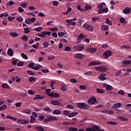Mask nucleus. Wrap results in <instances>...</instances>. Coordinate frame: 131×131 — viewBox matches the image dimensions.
<instances>
[{"instance_id":"obj_6","label":"nucleus","mask_w":131,"mask_h":131,"mask_svg":"<svg viewBox=\"0 0 131 131\" xmlns=\"http://www.w3.org/2000/svg\"><path fill=\"white\" fill-rule=\"evenodd\" d=\"M75 58L79 60H82V59L85 58V56L81 53H77L75 54Z\"/></svg>"},{"instance_id":"obj_36","label":"nucleus","mask_w":131,"mask_h":131,"mask_svg":"<svg viewBox=\"0 0 131 131\" xmlns=\"http://www.w3.org/2000/svg\"><path fill=\"white\" fill-rule=\"evenodd\" d=\"M55 83H56L55 81H51L50 82V86H51L52 90H55V88H54V85Z\"/></svg>"},{"instance_id":"obj_26","label":"nucleus","mask_w":131,"mask_h":131,"mask_svg":"<svg viewBox=\"0 0 131 131\" xmlns=\"http://www.w3.org/2000/svg\"><path fill=\"white\" fill-rule=\"evenodd\" d=\"M6 118H8V119H11V120H13V121H16L17 118L12 117L11 116H7Z\"/></svg>"},{"instance_id":"obj_9","label":"nucleus","mask_w":131,"mask_h":131,"mask_svg":"<svg viewBox=\"0 0 131 131\" xmlns=\"http://www.w3.org/2000/svg\"><path fill=\"white\" fill-rule=\"evenodd\" d=\"M86 52L90 53V54H92L94 53H96L97 52V48H89L86 49Z\"/></svg>"},{"instance_id":"obj_49","label":"nucleus","mask_w":131,"mask_h":131,"mask_svg":"<svg viewBox=\"0 0 131 131\" xmlns=\"http://www.w3.org/2000/svg\"><path fill=\"white\" fill-rule=\"evenodd\" d=\"M16 20L18 21L19 22H22L23 21V17L19 16L16 18Z\"/></svg>"},{"instance_id":"obj_61","label":"nucleus","mask_w":131,"mask_h":131,"mask_svg":"<svg viewBox=\"0 0 131 131\" xmlns=\"http://www.w3.org/2000/svg\"><path fill=\"white\" fill-rule=\"evenodd\" d=\"M27 72L30 75H35V73L31 71H28Z\"/></svg>"},{"instance_id":"obj_30","label":"nucleus","mask_w":131,"mask_h":131,"mask_svg":"<svg viewBox=\"0 0 131 131\" xmlns=\"http://www.w3.org/2000/svg\"><path fill=\"white\" fill-rule=\"evenodd\" d=\"M118 119H119L120 121H127V118H124L121 116L119 117Z\"/></svg>"},{"instance_id":"obj_12","label":"nucleus","mask_w":131,"mask_h":131,"mask_svg":"<svg viewBox=\"0 0 131 131\" xmlns=\"http://www.w3.org/2000/svg\"><path fill=\"white\" fill-rule=\"evenodd\" d=\"M73 49L77 50V51H80L82 50H84V47L80 45H76L73 47Z\"/></svg>"},{"instance_id":"obj_46","label":"nucleus","mask_w":131,"mask_h":131,"mask_svg":"<svg viewBox=\"0 0 131 131\" xmlns=\"http://www.w3.org/2000/svg\"><path fill=\"white\" fill-rule=\"evenodd\" d=\"M26 24H28V25H30L31 24V20L30 18L26 19L25 20Z\"/></svg>"},{"instance_id":"obj_28","label":"nucleus","mask_w":131,"mask_h":131,"mask_svg":"<svg viewBox=\"0 0 131 131\" xmlns=\"http://www.w3.org/2000/svg\"><path fill=\"white\" fill-rule=\"evenodd\" d=\"M77 115V113L76 112H72L69 115V117H74L75 116H76Z\"/></svg>"},{"instance_id":"obj_21","label":"nucleus","mask_w":131,"mask_h":131,"mask_svg":"<svg viewBox=\"0 0 131 131\" xmlns=\"http://www.w3.org/2000/svg\"><path fill=\"white\" fill-rule=\"evenodd\" d=\"M48 120L49 121H57V120H58V119L55 117H52L51 116H49L48 117Z\"/></svg>"},{"instance_id":"obj_4","label":"nucleus","mask_w":131,"mask_h":131,"mask_svg":"<svg viewBox=\"0 0 131 131\" xmlns=\"http://www.w3.org/2000/svg\"><path fill=\"white\" fill-rule=\"evenodd\" d=\"M112 55V52L110 50L106 51L103 54V57L105 58V59H108L110 57H111Z\"/></svg>"},{"instance_id":"obj_10","label":"nucleus","mask_w":131,"mask_h":131,"mask_svg":"<svg viewBox=\"0 0 131 131\" xmlns=\"http://www.w3.org/2000/svg\"><path fill=\"white\" fill-rule=\"evenodd\" d=\"M85 37H86V35H83V34H80L76 40L77 43H78L79 42H80L81 39H82V38H85Z\"/></svg>"},{"instance_id":"obj_60","label":"nucleus","mask_w":131,"mask_h":131,"mask_svg":"<svg viewBox=\"0 0 131 131\" xmlns=\"http://www.w3.org/2000/svg\"><path fill=\"white\" fill-rule=\"evenodd\" d=\"M23 65H24V61H20L17 64V66H18V67L23 66Z\"/></svg>"},{"instance_id":"obj_42","label":"nucleus","mask_w":131,"mask_h":131,"mask_svg":"<svg viewBox=\"0 0 131 131\" xmlns=\"http://www.w3.org/2000/svg\"><path fill=\"white\" fill-rule=\"evenodd\" d=\"M65 52H71V47L67 46L66 48L64 49Z\"/></svg>"},{"instance_id":"obj_39","label":"nucleus","mask_w":131,"mask_h":131,"mask_svg":"<svg viewBox=\"0 0 131 131\" xmlns=\"http://www.w3.org/2000/svg\"><path fill=\"white\" fill-rule=\"evenodd\" d=\"M42 68V66L40 64H39L38 66L34 67V68H33V70H39L40 68Z\"/></svg>"},{"instance_id":"obj_19","label":"nucleus","mask_w":131,"mask_h":131,"mask_svg":"<svg viewBox=\"0 0 131 131\" xmlns=\"http://www.w3.org/2000/svg\"><path fill=\"white\" fill-rule=\"evenodd\" d=\"M42 99H45V97L40 95H37L35 97L33 98L34 100H40Z\"/></svg>"},{"instance_id":"obj_14","label":"nucleus","mask_w":131,"mask_h":131,"mask_svg":"<svg viewBox=\"0 0 131 131\" xmlns=\"http://www.w3.org/2000/svg\"><path fill=\"white\" fill-rule=\"evenodd\" d=\"M122 66L125 67L131 64V60H124L121 62Z\"/></svg>"},{"instance_id":"obj_58","label":"nucleus","mask_w":131,"mask_h":131,"mask_svg":"<svg viewBox=\"0 0 131 131\" xmlns=\"http://www.w3.org/2000/svg\"><path fill=\"white\" fill-rule=\"evenodd\" d=\"M92 73H93V72H92L91 71H89L86 72H85L84 73V75H91V74H92Z\"/></svg>"},{"instance_id":"obj_27","label":"nucleus","mask_w":131,"mask_h":131,"mask_svg":"<svg viewBox=\"0 0 131 131\" xmlns=\"http://www.w3.org/2000/svg\"><path fill=\"white\" fill-rule=\"evenodd\" d=\"M77 20V18L76 17L73 18L72 19H67L66 20V21L67 23H71L73 21H76Z\"/></svg>"},{"instance_id":"obj_8","label":"nucleus","mask_w":131,"mask_h":131,"mask_svg":"<svg viewBox=\"0 0 131 131\" xmlns=\"http://www.w3.org/2000/svg\"><path fill=\"white\" fill-rule=\"evenodd\" d=\"M97 65H102V62L93 61L89 63V66H96Z\"/></svg>"},{"instance_id":"obj_1","label":"nucleus","mask_w":131,"mask_h":131,"mask_svg":"<svg viewBox=\"0 0 131 131\" xmlns=\"http://www.w3.org/2000/svg\"><path fill=\"white\" fill-rule=\"evenodd\" d=\"M95 70H97V71L102 73H104V72H106L107 70H108L107 67L105 66H100L99 67H95Z\"/></svg>"},{"instance_id":"obj_48","label":"nucleus","mask_w":131,"mask_h":131,"mask_svg":"<svg viewBox=\"0 0 131 131\" xmlns=\"http://www.w3.org/2000/svg\"><path fill=\"white\" fill-rule=\"evenodd\" d=\"M41 30H42V28L41 27H39L35 29V31H37V32H40Z\"/></svg>"},{"instance_id":"obj_56","label":"nucleus","mask_w":131,"mask_h":131,"mask_svg":"<svg viewBox=\"0 0 131 131\" xmlns=\"http://www.w3.org/2000/svg\"><path fill=\"white\" fill-rule=\"evenodd\" d=\"M38 119L40 120V121H42V120L45 119V116L43 115H39L38 116Z\"/></svg>"},{"instance_id":"obj_53","label":"nucleus","mask_w":131,"mask_h":131,"mask_svg":"<svg viewBox=\"0 0 131 131\" xmlns=\"http://www.w3.org/2000/svg\"><path fill=\"white\" fill-rule=\"evenodd\" d=\"M100 80L103 81V80H106L107 79V77L103 76H100L99 77Z\"/></svg>"},{"instance_id":"obj_32","label":"nucleus","mask_w":131,"mask_h":131,"mask_svg":"<svg viewBox=\"0 0 131 131\" xmlns=\"http://www.w3.org/2000/svg\"><path fill=\"white\" fill-rule=\"evenodd\" d=\"M106 24H107V25H110V26H112V21L111 20H109V18L106 19Z\"/></svg>"},{"instance_id":"obj_29","label":"nucleus","mask_w":131,"mask_h":131,"mask_svg":"<svg viewBox=\"0 0 131 131\" xmlns=\"http://www.w3.org/2000/svg\"><path fill=\"white\" fill-rule=\"evenodd\" d=\"M113 107L114 108H119V107H121V103H116V104H114L113 105Z\"/></svg>"},{"instance_id":"obj_33","label":"nucleus","mask_w":131,"mask_h":131,"mask_svg":"<svg viewBox=\"0 0 131 131\" xmlns=\"http://www.w3.org/2000/svg\"><path fill=\"white\" fill-rule=\"evenodd\" d=\"M24 32L26 34H27V33H29L30 32V28L29 27L25 28Z\"/></svg>"},{"instance_id":"obj_5","label":"nucleus","mask_w":131,"mask_h":131,"mask_svg":"<svg viewBox=\"0 0 131 131\" xmlns=\"http://www.w3.org/2000/svg\"><path fill=\"white\" fill-rule=\"evenodd\" d=\"M83 27L86 30H88V31H93L94 30V27L93 26H91V25L84 24L83 25Z\"/></svg>"},{"instance_id":"obj_15","label":"nucleus","mask_w":131,"mask_h":131,"mask_svg":"<svg viewBox=\"0 0 131 131\" xmlns=\"http://www.w3.org/2000/svg\"><path fill=\"white\" fill-rule=\"evenodd\" d=\"M101 113H104L105 114H110L111 115H112V114H114V112L112 110L111 111L103 110V111H101Z\"/></svg>"},{"instance_id":"obj_52","label":"nucleus","mask_w":131,"mask_h":131,"mask_svg":"<svg viewBox=\"0 0 131 131\" xmlns=\"http://www.w3.org/2000/svg\"><path fill=\"white\" fill-rule=\"evenodd\" d=\"M34 66V63H29L28 66V68H31V69H33Z\"/></svg>"},{"instance_id":"obj_13","label":"nucleus","mask_w":131,"mask_h":131,"mask_svg":"<svg viewBox=\"0 0 131 131\" xmlns=\"http://www.w3.org/2000/svg\"><path fill=\"white\" fill-rule=\"evenodd\" d=\"M101 29L102 31H109V26L103 25L101 27Z\"/></svg>"},{"instance_id":"obj_2","label":"nucleus","mask_w":131,"mask_h":131,"mask_svg":"<svg viewBox=\"0 0 131 131\" xmlns=\"http://www.w3.org/2000/svg\"><path fill=\"white\" fill-rule=\"evenodd\" d=\"M97 102L98 101L97 100V98H96L94 96H92L89 98L88 103L89 105H94V104H96V103H97Z\"/></svg>"},{"instance_id":"obj_24","label":"nucleus","mask_w":131,"mask_h":131,"mask_svg":"<svg viewBox=\"0 0 131 131\" xmlns=\"http://www.w3.org/2000/svg\"><path fill=\"white\" fill-rule=\"evenodd\" d=\"M85 131H96V125H94L92 127L87 128Z\"/></svg>"},{"instance_id":"obj_31","label":"nucleus","mask_w":131,"mask_h":131,"mask_svg":"<svg viewBox=\"0 0 131 131\" xmlns=\"http://www.w3.org/2000/svg\"><path fill=\"white\" fill-rule=\"evenodd\" d=\"M21 38L22 40H24V41H27L28 40V37H27L25 35H23L21 37Z\"/></svg>"},{"instance_id":"obj_41","label":"nucleus","mask_w":131,"mask_h":131,"mask_svg":"<svg viewBox=\"0 0 131 131\" xmlns=\"http://www.w3.org/2000/svg\"><path fill=\"white\" fill-rule=\"evenodd\" d=\"M21 56L23 57L24 59H25V60H27L28 59V56L26 55V54H25L24 53H21Z\"/></svg>"},{"instance_id":"obj_43","label":"nucleus","mask_w":131,"mask_h":131,"mask_svg":"<svg viewBox=\"0 0 131 131\" xmlns=\"http://www.w3.org/2000/svg\"><path fill=\"white\" fill-rule=\"evenodd\" d=\"M119 20H120V22H121V23H123L124 24H126V23H125V18H124V17L120 18Z\"/></svg>"},{"instance_id":"obj_44","label":"nucleus","mask_w":131,"mask_h":131,"mask_svg":"<svg viewBox=\"0 0 131 131\" xmlns=\"http://www.w3.org/2000/svg\"><path fill=\"white\" fill-rule=\"evenodd\" d=\"M35 128L37 129V130L38 131H45L43 128L41 126H36L35 127Z\"/></svg>"},{"instance_id":"obj_59","label":"nucleus","mask_w":131,"mask_h":131,"mask_svg":"<svg viewBox=\"0 0 131 131\" xmlns=\"http://www.w3.org/2000/svg\"><path fill=\"white\" fill-rule=\"evenodd\" d=\"M51 35L53 37H54V38H57L58 37V34H57V33L56 32H53L51 34Z\"/></svg>"},{"instance_id":"obj_7","label":"nucleus","mask_w":131,"mask_h":131,"mask_svg":"<svg viewBox=\"0 0 131 131\" xmlns=\"http://www.w3.org/2000/svg\"><path fill=\"white\" fill-rule=\"evenodd\" d=\"M17 123H21V124H28L29 121L28 120H23L19 119L17 120Z\"/></svg>"},{"instance_id":"obj_34","label":"nucleus","mask_w":131,"mask_h":131,"mask_svg":"<svg viewBox=\"0 0 131 131\" xmlns=\"http://www.w3.org/2000/svg\"><path fill=\"white\" fill-rule=\"evenodd\" d=\"M30 122H31V123H34V122H35V118L33 117V116H30Z\"/></svg>"},{"instance_id":"obj_54","label":"nucleus","mask_w":131,"mask_h":131,"mask_svg":"<svg viewBox=\"0 0 131 131\" xmlns=\"http://www.w3.org/2000/svg\"><path fill=\"white\" fill-rule=\"evenodd\" d=\"M39 46V43L37 42L36 44H34L32 45V48H34V49H37L38 47Z\"/></svg>"},{"instance_id":"obj_55","label":"nucleus","mask_w":131,"mask_h":131,"mask_svg":"<svg viewBox=\"0 0 131 131\" xmlns=\"http://www.w3.org/2000/svg\"><path fill=\"white\" fill-rule=\"evenodd\" d=\"M5 109H7V105H6V104H4L0 107V111H2V110H5Z\"/></svg>"},{"instance_id":"obj_62","label":"nucleus","mask_w":131,"mask_h":131,"mask_svg":"<svg viewBox=\"0 0 131 131\" xmlns=\"http://www.w3.org/2000/svg\"><path fill=\"white\" fill-rule=\"evenodd\" d=\"M38 15L39 16V17H46V14H45V13H42V12H39L38 14Z\"/></svg>"},{"instance_id":"obj_17","label":"nucleus","mask_w":131,"mask_h":131,"mask_svg":"<svg viewBox=\"0 0 131 131\" xmlns=\"http://www.w3.org/2000/svg\"><path fill=\"white\" fill-rule=\"evenodd\" d=\"M7 55H8V56H10V57H13L14 55V51L11 48L8 49L7 51Z\"/></svg>"},{"instance_id":"obj_57","label":"nucleus","mask_w":131,"mask_h":131,"mask_svg":"<svg viewBox=\"0 0 131 131\" xmlns=\"http://www.w3.org/2000/svg\"><path fill=\"white\" fill-rule=\"evenodd\" d=\"M63 115H66L69 117V112L67 110H64L63 112Z\"/></svg>"},{"instance_id":"obj_40","label":"nucleus","mask_w":131,"mask_h":131,"mask_svg":"<svg viewBox=\"0 0 131 131\" xmlns=\"http://www.w3.org/2000/svg\"><path fill=\"white\" fill-rule=\"evenodd\" d=\"M96 91L98 94H104L105 93V91L103 89H97Z\"/></svg>"},{"instance_id":"obj_16","label":"nucleus","mask_w":131,"mask_h":131,"mask_svg":"<svg viewBox=\"0 0 131 131\" xmlns=\"http://www.w3.org/2000/svg\"><path fill=\"white\" fill-rule=\"evenodd\" d=\"M49 97H52V98H59V94L55 93H50L48 94Z\"/></svg>"},{"instance_id":"obj_38","label":"nucleus","mask_w":131,"mask_h":131,"mask_svg":"<svg viewBox=\"0 0 131 131\" xmlns=\"http://www.w3.org/2000/svg\"><path fill=\"white\" fill-rule=\"evenodd\" d=\"M96 131H105L104 129H101L99 126L95 125Z\"/></svg>"},{"instance_id":"obj_37","label":"nucleus","mask_w":131,"mask_h":131,"mask_svg":"<svg viewBox=\"0 0 131 131\" xmlns=\"http://www.w3.org/2000/svg\"><path fill=\"white\" fill-rule=\"evenodd\" d=\"M108 124H111L112 125H118V123L116 122H113V121H109L107 122Z\"/></svg>"},{"instance_id":"obj_3","label":"nucleus","mask_w":131,"mask_h":131,"mask_svg":"<svg viewBox=\"0 0 131 131\" xmlns=\"http://www.w3.org/2000/svg\"><path fill=\"white\" fill-rule=\"evenodd\" d=\"M77 105L80 109H88L90 108V105L84 103H78Z\"/></svg>"},{"instance_id":"obj_20","label":"nucleus","mask_w":131,"mask_h":131,"mask_svg":"<svg viewBox=\"0 0 131 131\" xmlns=\"http://www.w3.org/2000/svg\"><path fill=\"white\" fill-rule=\"evenodd\" d=\"M104 88L106 91H112V90H113V87H112V86L107 84L104 85Z\"/></svg>"},{"instance_id":"obj_18","label":"nucleus","mask_w":131,"mask_h":131,"mask_svg":"<svg viewBox=\"0 0 131 131\" xmlns=\"http://www.w3.org/2000/svg\"><path fill=\"white\" fill-rule=\"evenodd\" d=\"M131 9L129 7H126L125 9L122 11L123 14H129L130 13Z\"/></svg>"},{"instance_id":"obj_51","label":"nucleus","mask_w":131,"mask_h":131,"mask_svg":"<svg viewBox=\"0 0 131 131\" xmlns=\"http://www.w3.org/2000/svg\"><path fill=\"white\" fill-rule=\"evenodd\" d=\"M80 90H86V86L84 85H80L79 86Z\"/></svg>"},{"instance_id":"obj_50","label":"nucleus","mask_w":131,"mask_h":131,"mask_svg":"<svg viewBox=\"0 0 131 131\" xmlns=\"http://www.w3.org/2000/svg\"><path fill=\"white\" fill-rule=\"evenodd\" d=\"M29 82H35V78L33 77H30V78L29 79Z\"/></svg>"},{"instance_id":"obj_11","label":"nucleus","mask_w":131,"mask_h":131,"mask_svg":"<svg viewBox=\"0 0 131 131\" xmlns=\"http://www.w3.org/2000/svg\"><path fill=\"white\" fill-rule=\"evenodd\" d=\"M51 104L54 106H61V103L58 100H53L51 101Z\"/></svg>"},{"instance_id":"obj_64","label":"nucleus","mask_w":131,"mask_h":131,"mask_svg":"<svg viewBox=\"0 0 131 131\" xmlns=\"http://www.w3.org/2000/svg\"><path fill=\"white\" fill-rule=\"evenodd\" d=\"M14 1H11L9 3L7 4V6L8 7H9V6H13V5H14Z\"/></svg>"},{"instance_id":"obj_22","label":"nucleus","mask_w":131,"mask_h":131,"mask_svg":"<svg viewBox=\"0 0 131 131\" xmlns=\"http://www.w3.org/2000/svg\"><path fill=\"white\" fill-rule=\"evenodd\" d=\"M43 111L47 113H52V109L50 107H45L43 108Z\"/></svg>"},{"instance_id":"obj_25","label":"nucleus","mask_w":131,"mask_h":131,"mask_svg":"<svg viewBox=\"0 0 131 131\" xmlns=\"http://www.w3.org/2000/svg\"><path fill=\"white\" fill-rule=\"evenodd\" d=\"M53 114H54V115H59V114H61V111H60V110H55L53 112Z\"/></svg>"},{"instance_id":"obj_47","label":"nucleus","mask_w":131,"mask_h":131,"mask_svg":"<svg viewBox=\"0 0 131 131\" xmlns=\"http://www.w3.org/2000/svg\"><path fill=\"white\" fill-rule=\"evenodd\" d=\"M43 33V32H41V34H40V33H38V34H37L38 36L39 37H42V38L46 37V35H45Z\"/></svg>"},{"instance_id":"obj_35","label":"nucleus","mask_w":131,"mask_h":131,"mask_svg":"<svg viewBox=\"0 0 131 131\" xmlns=\"http://www.w3.org/2000/svg\"><path fill=\"white\" fill-rule=\"evenodd\" d=\"M2 88L3 89H10V86H9V84L4 83L2 84Z\"/></svg>"},{"instance_id":"obj_63","label":"nucleus","mask_w":131,"mask_h":131,"mask_svg":"<svg viewBox=\"0 0 131 131\" xmlns=\"http://www.w3.org/2000/svg\"><path fill=\"white\" fill-rule=\"evenodd\" d=\"M43 34H45V35H49V36H51V32H43Z\"/></svg>"},{"instance_id":"obj_23","label":"nucleus","mask_w":131,"mask_h":131,"mask_svg":"<svg viewBox=\"0 0 131 131\" xmlns=\"http://www.w3.org/2000/svg\"><path fill=\"white\" fill-rule=\"evenodd\" d=\"M10 35L12 36V37H17V36H19V34L17 32H10L9 33Z\"/></svg>"},{"instance_id":"obj_45","label":"nucleus","mask_w":131,"mask_h":131,"mask_svg":"<svg viewBox=\"0 0 131 131\" xmlns=\"http://www.w3.org/2000/svg\"><path fill=\"white\" fill-rule=\"evenodd\" d=\"M78 129H77V128L76 127H70L69 128V131H77Z\"/></svg>"}]
</instances>
